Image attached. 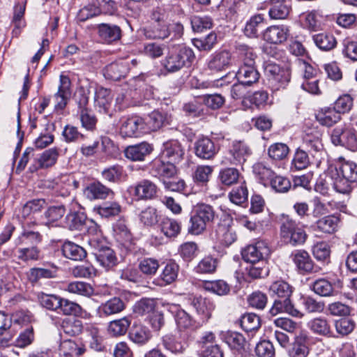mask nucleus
I'll return each instance as SVG.
<instances>
[{
  "mask_svg": "<svg viewBox=\"0 0 357 357\" xmlns=\"http://www.w3.org/2000/svg\"><path fill=\"white\" fill-rule=\"evenodd\" d=\"M194 59L195 54L192 49L183 46L177 51L170 52L164 59L163 66L168 72L174 73L190 66Z\"/></svg>",
  "mask_w": 357,
  "mask_h": 357,
  "instance_id": "obj_1",
  "label": "nucleus"
},
{
  "mask_svg": "<svg viewBox=\"0 0 357 357\" xmlns=\"http://www.w3.org/2000/svg\"><path fill=\"white\" fill-rule=\"evenodd\" d=\"M167 309L172 314H174L176 328L182 339H187L190 331L201 326L197 320H195L189 313L181 309L178 305L168 304Z\"/></svg>",
  "mask_w": 357,
  "mask_h": 357,
  "instance_id": "obj_2",
  "label": "nucleus"
},
{
  "mask_svg": "<svg viewBox=\"0 0 357 357\" xmlns=\"http://www.w3.org/2000/svg\"><path fill=\"white\" fill-rule=\"evenodd\" d=\"M331 142L335 146H342L351 151H357V132L344 126L335 128L331 133Z\"/></svg>",
  "mask_w": 357,
  "mask_h": 357,
  "instance_id": "obj_3",
  "label": "nucleus"
},
{
  "mask_svg": "<svg viewBox=\"0 0 357 357\" xmlns=\"http://www.w3.org/2000/svg\"><path fill=\"white\" fill-rule=\"evenodd\" d=\"M280 234L286 243L294 246L303 244L307 238L305 230L293 220H287L282 224Z\"/></svg>",
  "mask_w": 357,
  "mask_h": 357,
  "instance_id": "obj_4",
  "label": "nucleus"
},
{
  "mask_svg": "<svg viewBox=\"0 0 357 357\" xmlns=\"http://www.w3.org/2000/svg\"><path fill=\"white\" fill-rule=\"evenodd\" d=\"M270 253L268 243L261 240L245 248L242 252V257L248 263L266 261Z\"/></svg>",
  "mask_w": 357,
  "mask_h": 357,
  "instance_id": "obj_5",
  "label": "nucleus"
},
{
  "mask_svg": "<svg viewBox=\"0 0 357 357\" xmlns=\"http://www.w3.org/2000/svg\"><path fill=\"white\" fill-rule=\"evenodd\" d=\"M121 122L119 134L123 138L137 137L146 133L145 121L139 116L123 118Z\"/></svg>",
  "mask_w": 357,
  "mask_h": 357,
  "instance_id": "obj_6",
  "label": "nucleus"
},
{
  "mask_svg": "<svg viewBox=\"0 0 357 357\" xmlns=\"http://www.w3.org/2000/svg\"><path fill=\"white\" fill-rule=\"evenodd\" d=\"M264 70L269 81L277 89L285 87L290 80L291 73L288 68H281L278 64L270 63L266 64Z\"/></svg>",
  "mask_w": 357,
  "mask_h": 357,
  "instance_id": "obj_7",
  "label": "nucleus"
},
{
  "mask_svg": "<svg viewBox=\"0 0 357 357\" xmlns=\"http://www.w3.org/2000/svg\"><path fill=\"white\" fill-rule=\"evenodd\" d=\"M250 154L251 151L245 143L241 141L234 142L222 163L236 165L243 164Z\"/></svg>",
  "mask_w": 357,
  "mask_h": 357,
  "instance_id": "obj_8",
  "label": "nucleus"
},
{
  "mask_svg": "<svg viewBox=\"0 0 357 357\" xmlns=\"http://www.w3.org/2000/svg\"><path fill=\"white\" fill-rule=\"evenodd\" d=\"M321 137V132L317 129L307 130L303 137L302 149L312 157H316L323 150Z\"/></svg>",
  "mask_w": 357,
  "mask_h": 357,
  "instance_id": "obj_9",
  "label": "nucleus"
},
{
  "mask_svg": "<svg viewBox=\"0 0 357 357\" xmlns=\"http://www.w3.org/2000/svg\"><path fill=\"white\" fill-rule=\"evenodd\" d=\"M185 155V149L177 140H169L163 144L161 157L176 164L181 162Z\"/></svg>",
  "mask_w": 357,
  "mask_h": 357,
  "instance_id": "obj_10",
  "label": "nucleus"
},
{
  "mask_svg": "<svg viewBox=\"0 0 357 357\" xmlns=\"http://www.w3.org/2000/svg\"><path fill=\"white\" fill-rule=\"evenodd\" d=\"M71 82L68 76L61 75L57 92L54 95L56 109H63L71 96Z\"/></svg>",
  "mask_w": 357,
  "mask_h": 357,
  "instance_id": "obj_11",
  "label": "nucleus"
},
{
  "mask_svg": "<svg viewBox=\"0 0 357 357\" xmlns=\"http://www.w3.org/2000/svg\"><path fill=\"white\" fill-rule=\"evenodd\" d=\"M191 305L195 309L197 315L199 317L197 321L201 326L208 321L214 310L213 303L208 299L202 297L193 298Z\"/></svg>",
  "mask_w": 357,
  "mask_h": 357,
  "instance_id": "obj_12",
  "label": "nucleus"
},
{
  "mask_svg": "<svg viewBox=\"0 0 357 357\" xmlns=\"http://www.w3.org/2000/svg\"><path fill=\"white\" fill-rule=\"evenodd\" d=\"M128 337L135 344L144 346L152 338V333L147 326L135 323L130 330Z\"/></svg>",
  "mask_w": 357,
  "mask_h": 357,
  "instance_id": "obj_13",
  "label": "nucleus"
},
{
  "mask_svg": "<svg viewBox=\"0 0 357 357\" xmlns=\"http://www.w3.org/2000/svg\"><path fill=\"white\" fill-rule=\"evenodd\" d=\"M289 35V29L287 26H271L264 33V39L273 44H280L286 41Z\"/></svg>",
  "mask_w": 357,
  "mask_h": 357,
  "instance_id": "obj_14",
  "label": "nucleus"
},
{
  "mask_svg": "<svg viewBox=\"0 0 357 357\" xmlns=\"http://www.w3.org/2000/svg\"><path fill=\"white\" fill-rule=\"evenodd\" d=\"M128 72V63L126 61H120L107 66L104 70V76L106 79L118 81L126 77Z\"/></svg>",
  "mask_w": 357,
  "mask_h": 357,
  "instance_id": "obj_15",
  "label": "nucleus"
},
{
  "mask_svg": "<svg viewBox=\"0 0 357 357\" xmlns=\"http://www.w3.org/2000/svg\"><path fill=\"white\" fill-rule=\"evenodd\" d=\"M195 155L202 159L210 160L218 152V149L209 138L203 137L195 144Z\"/></svg>",
  "mask_w": 357,
  "mask_h": 357,
  "instance_id": "obj_16",
  "label": "nucleus"
},
{
  "mask_svg": "<svg viewBox=\"0 0 357 357\" xmlns=\"http://www.w3.org/2000/svg\"><path fill=\"white\" fill-rule=\"evenodd\" d=\"M153 151L151 144L142 142L135 145L128 146L124 151L126 157L132 161H143L145 157Z\"/></svg>",
  "mask_w": 357,
  "mask_h": 357,
  "instance_id": "obj_17",
  "label": "nucleus"
},
{
  "mask_svg": "<svg viewBox=\"0 0 357 357\" xmlns=\"http://www.w3.org/2000/svg\"><path fill=\"white\" fill-rule=\"evenodd\" d=\"M307 342V335L305 333L301 332L296 335L288 349L289 357H307L309 354Z\"/></svg>",
  "mask_w": 357,
  "mask_h": 357,
  "instance_id": "obj_18",
  "label": "nucleus"
},
{
  "mask_svg": "<svg viewBox=\"0 0 357 357\" xmlns=\"http://www.w3.org/2000/svg\"><path fill=\"white\" fill-rule=\"evenodd\" d=\"M112 100L111 91L103 87L96 90L94 96V107L100 113L106 114L109 112Z\"/></svg>",
  "mask_w": 357,
  "mask_h": 357,
  "instance_id": "obj_19",
  "label": "nucleus"
},
{
  "mask_svg": "<svg viewBox=\"0 0 357 357\" xmlns=\"http://www.w3.org/2000/svg\"><path fill=\"white\" fill-rule=\"evenodd\" d=\"M284 312L289 314L293 317L299 318L303 317V313H301L297 309L294 308L290 299H275L271 308L270 309L271 314L275 316L278 314Z\"/></svg>",
  "mask_w": 357,
  "mask_h": 357,
  "instance_id": "obj_20",
  "label": "nucleus"
},
{
  "mask_svg": "<svg viewBox=\"0 0 357 357\" xmlns=\"http://www.w3.org/2000/svg\"><path fill=\"white\" fill-rule=\"evenodd\" d=\"M170 123V116L159 111L152 112L145 121L146 132L155 131Z\"/></svg>",
  "mask_w": 357,
  "mask_h": 357,
  "instance_id": "obj_21",
  "label": "nucleus"
},
{
  "mask_svg": "<svg viewBox=\"0 0 357 357\" xmlns=\"http://www.w3.org/2000/svg\"><path fill=\"white\" fill-rule=\"evenodd\" d=\"M89 200L105 199L114 194L113 191L100 182L89 184L84 191Z\"/></svg>",
  "mask_w": 357,
  "mask_h": 357,
  "instance_id": "obj_22",
  "label": "nucleus"
},
{
  "mask_svg": "<svg viewBox=\"0 0 357 357\" xmlns=\"http://www.w3.org/2000/svg\"><path fill=\"white\" fill-rule=\"evenodd\" d=\"M271 8L268 11L271 19H285L291 10L290 0H270Z\"/></svg>",
  "mask_w": 357,
  "mask_h": 357,
  "instance_id": "obj_23",
  "label": "nucleus"
},
{
  "mask_svg": "<svg viewBox=\"0 0 357 357\" xmlns=\"http://www.w3.org/2000/svg\"><path fill=\"white\" fill-rule=\"evenodd\" d=\"M291 257L300 271L303 273H310L313 271V261L308 252L305 250H296L291 254Z\"/></svg>",
  "mask_w": 357,
  "mask_h": 357,
  "instance_id": "obj_24",
  "label": "nucleus"
},
{
  "mask_svg": "<svg viewBox=\"0 0 357 357\" xmlns=\"http://www.w3.org/2000/svg\"><path fill=\"white\" fill-rule=\"evenodd\" d=\"M158 192L156 185L149 180H142L135 187L134 195L138 199H151L154 198Z\"/></svg>",
  "mask_w": 357,
  "mask_h": 357,
  "instance_id": "obj_25",
  "label": "nucleus"
},
{
  "mask_svg": "<svg viewBox=\"0 0 357 357\" xmlns=\"http://www.w3.org/2000/svg\"><path fill=\"white\" fill-rule=\"evenodd\" d=\"M125 308L123 301L114 297L102 303L98 308V312L100 316H110L121 312Z\"/></svg>",
  "mask_w": 357,
  "mask_h": 357,
  "instance_id": "obj_26",
  "label": "nucleus"
},
{
  "mask_svg": "<svg viewBox=\"0 0 357 357\" xmlns=\"http://www.w3.org/2000/svg\"><path fill=\"white\" fill-rule=\"evenodd\" d=\"M231 63V54L224 50L215 52L208 62V68L212 70L222 71L227 68Z\"/></svg>",
  "mask_w": 357,
  "mask_h": 357,
  "instance_id": "obj_27",
  "label": "nucleus"
},
{
  "mask_svg": "<svg viewBox=\"0 0 357 357\" xmlns=\"http://www.w3.org/2000/svg\"><path fill=\"white\" fill-rule=\"evenodd\" d=\"M98 31L100 38L108 43L116 41L121 38V31L116 25L101 24L98 25Z\"/></svg>",
  "mask_w": 357,
  "mask_h": 357,
  "instance_id": "obj_28",
  "label": "nucleus"
},
{
  "mask_svg": "<svg viewBox=\"0 0 357 357\" xmlns=\"http://www.w3.org/2000/svg\"><path fill=\"white\" fill-rule=\"evenodd\" d=\"M292 291V287L284 280L275 281L268 287L269 295L280 299H290Z\"/></svg>",
  "mask_w": 357,
  "mask_h": 357,
  "instance_id": "obj_29",
  "label": "nucleus"
},
{
  "mask_svg": "<svg viewBox=\"0 0 357 357\" xmlns=\"http://www.w3.org/2000/svg\"><path fill=\"white\" fill-rule=\"evenodd\" d=\"M95 257L96 261L105 270H109L114 267L118 259L114 251L109 247H106L102 250H99Z\"/></svg>",
  "mask_w": 357,
  "mask_h": 357,
  "instance_id": "obj_30",
  "label": "nucleus"
},
{
  "mask_svg": "<svg viewBox=\"0 0 357 357\" xmlns=\"http://www.w3.org/2000/svg\"><path fill=\"white\" fill-rule=\"evenodd\" d=\"M236 76L238 82L250 86L259 80V73L255 66H241Z\"/></svg>",
  "mask_w": 357,
  "mask_h": 357,
  "instance_id": "obj_31",
  "label": "nucleus"
},
{
  "mask_svg": "<svg viewBox=\"0 0 357 357\" xmlns=\"http://www.w3.org/2000/svg\"><path fill=\"white\" fill-rule=\"evenodd\" d=\"M268 268L266 261L249 263L245 269V276L251 280L261 278L268 274Z\"/></svg>",
  "mask_w": 357,
  "mask_h": 357,
  "instance_id": "obj_32",
  "label": "nucleus"
},
{
  "mask_svg": "<svg viewBox=\"0 0 357 357\" xmlns=\"http://www.w3.org/2000/svg\"><path fill=\"white\" fill-rule=\"evenodd\" d=\"M152 172L155 176L163 177H172L176 173V167L174 163L167 160L158 159L153 162Z\"/></svg>",
  "mask_w": 357,
  "mask_h": 357,
  "instance_id": "obj_33",
  "label": "nucleus"
},
{
  "mask_svg": "<svg viewBox=\"0 0 357 357\" xmlns=\"http://www.w3.org/2000/svg\"><path fill=\"white\" fill-rule=\"evenodd\" d=\"M131 324L128 317L112 321L108 325V333L111 336L120 337L124 335Z\"/></svg>",
  "mask_w": 357,
  "mask_h": 357,
  "instance_id": "obj_34",
  "label": "nucleus"
},
{
  "mask_svg": "<svg viewBox=\"0 0 357 357\" xmlns=\"http://www.w3.org/2000/svg\"><path fill=\"white\" fill-rule=\"evenodd\" d=\"M307 327L314 334L326 336L331 332L330 325L325 317H319L310 320Z\"/></svg>",
  "mask_w": 357,
  "mask_h": 357,
  "instance_id": "obj_35",
  "label": "nucleus"
},
{
  "mask_svg": "<svg viewBox=\"0 0 357 357\" xmlns=\"http://www.w3.org/2000/svg\"><path fill=\"white\" fill-rule=\"evenodd\" d=\"M161 232L168 238L176 237L181 231V224L176 220L164 218L159 225Z\"/></svg>",
  "mask_w": 357,
  "mask_h": 357,
  "instance_id": "obj_36",
  "label": "nucleus"
},
{
  "mask_svg": "<svg viewBox=\"0 0 357 357\" xmlns=\"http://www.w3.org/2000/svg\"><path fill=\"white\" fill-rule=\"evenodd\" d=\"M315 45L321 50L330 51L337 45L335 36L328 33H320L313 36Z\"/></svg>",
  "mask_w": 357,
  "mask_h": 357,
  "instance_id": "obj_37",
  "label": "nucleus"
},
{
  "mask_svg": "<svg viewBox=\"0 0 357 357\" xmlns=\"http://www.w3.org/2000/svg\"><path fill=\"white\" fill-rule=\"evenodd\" d=\"M323 126H332L340 119V113L335 108H324L316 116Z\"/></svg>",
  "mask_w": 357,
  "mask_h": 357,
  "instance_id": "obj_38",
  "label": "nucleus"
},
{
  "mask_svg": "<svg viewBox=\"0 0 357 357\" xmlns=\"http://www.w3.org/2000/svg\"><path fill=\"white\" fill-rule=\"evenodd\" d=\"M169 22H153L146 30L147 37L158 39H165L169 36Z\"/></svg>",
  "mask_w": 357,
  "mask_h": 357,
  "instance_id": "obj_39",
  "label": "nucleus"
},
{
  "mask_svg": "<svg viewBox=\"0 0 357 357\" xmlns=\"http://www.w3.org/2000/svg\"><path fill=\"white\" fill-rule=\"evenodd\" d=\"M63 255L72 260H82L85 257L86 250L78 245L72 242H66L62 248Z\"/></svg>",
  "mask_w": 357,
  "mask_h": 357,
  "instance_id": "obj_40",
  "label": "nucleus"
},
{
  "mask_svg": "<svg viewBox=\"0 0 357 357\" xmlns=\"http://www.w3.org/2000/svg\"><path fill=\"white\" fill-rule=\"evenodd\" d=\"M312 290L317 295L324 297L334 295V287L332 283L324 278H319L312 284Z\"/></svg>",
  "mask_w": 357,
  "mask_h": 357,
  "instance_id": "obj_41",
  "label": "nucleus"
},
{
  "mask_svg": "<svg viewBox=\"0 0 357 357\" xmlns=\"http://www.w3.org/2000/svg\"><path fill=\"white\" fill-rule=\"evenodd\" d=\"M218 234L220 241L226 246L231 245L236 240L235 229L227 222L219 225Z\"/></svg>",
  "mask_w": 357,
  "mask_h": 357,
  "instance_id": "obj_42",
  "label": "nucleus"
},
{
  "mask_svg": "<svg viewBox=\"0 0 357 357\" xmlns=\"http://www.w3.org/2000/svg\"><path fill=\"white\" fill-rule=\"evenodd\" d=\"M339 221V218L335 215H327L317 220L316 224L319 231L333 234L337 231Z\"/></svg>",
  "mask_w": 357,
  "mask_h": 357,
  "instance_id": "obj_43",
  "label": "nucleus"
},
{
  "mask_svg": "<svg viewBox=\"0 0 357 357\" xmlns=\"http://www.w3.org/2000/svg\"><path fill=\"white\" fill-rule=\"evenodd\" d=\"M225 341L231 349L236 351L244 349L247 344L243 335L235 331H228L225 335Z\"/></svg>",
  "mask_w": 357,
  "mask_h": 357,
  "instance_id": "obj_44",
  "label": "nucleus"
},
{
  "mask_svg": "<svg viewBox=\"0 0 357 357\" xmlns=\"http://www.w3.org/2000/svg\"><path fill=\"white\" fill-rule=\"evenodd\" d=\"M203 288L219 296L227 295L230 291L229 285L224 280L204 281Z\"/></svg>",
  "mask_w": 357,
  "mask_h": 357,
  "instance_id": "obj_45",
  "label": "nucleus"
},
{
  "mask_svg": "<svg viewBox=\"0 0 357 357\" xmlns=\"http://www.w3.org/2000/svg\"><path fill=\"white\" fill-rule=\"evenodd\" d=\"M60 350L66 356L78 357L82 355L85 349L71 340H63L60 344Z\"/></svg>",
  "mask_w": 357,
  "mask_h": 357,
  "instance_id": "obj_46",
  "label": "nucleus"
},
{
  "mask_svg": "<svg viewBox=\"0 0 357 357\" xmlns=\"http://www.w3.org/2000/svg\"><path fill=\"white\" fill-rule=\"evenodd\" d=\"M179 271L178 265L174 261H169L160 274V279L166 284H169L174 282L178 277Z\"/></svg>",
  "mask_w": 357,
  "mask_h": 357,
  "instance_id": "obj_47",
  "label": "nucleus"
},
{
  "mask_svg": "<svg viewBox=\"0 0 357 357\" xmlns=\"http://www.w3.org/2000/svg\"><path fill=\"white\" fill-rule=\"evenodd\" d=\"M121 211V206L116 202H105L97 208V212L103 218H111L118 215Z\"/></svg>",
  "mask_w": 357,
  "mask_h": 357,
  "instance_id": "obj_48",
  "label": "nucleus"
},
{
  "mask_svg": "<svg viewBox=\"0 0 357 357\" xmlns=\"http://www.w3.org/2000/svg\"><path fill=\"white\" fill-rule=\"evenodd\" d=\"M62 328L65 333L70 336L80 334L83 330L82 321L75 318H68L63 321Z\"/></svg>",
  "mask_w": 357,
  "mask_h": 357,
  "instance_id": "obj_49",
  "label": "nucleus"
},
{
  "mask_svg": "<svg viewBox=\"0 0 357 357\" xmlns=\"http://www.w3.org/2000/svg\"><path fill=\"white\" fill-rule=\"evenodd\" d=\"M264 20V18L261 14L252 16L245 24L244 29L245 34L250 38L257 37L259 27L263 24Z\"/></svg>",
  "mask_w": 357,
  "mask_h": 357,
  "instance_id": "obj_50",
  "label": "nucleus"
},
{
  "mask_svg": "<svg viewBox=\"0 0 357 357\" xmlns=\"http://www.w3.org/2000/svg\"><path fill=\"white\" fill-rule=\"evenodd\" d=\"M55 269L33 268L29 273V279L31 282H37L42 279H50L56 276Z\"/></svg>",
  "mask_w": 357,
  "mask_h": 357,
  "instance_id": "obj_51",
  "label": "nucleus"
},
{
  "mask_svg": "<svg viewBox=\"0 0 357 357\" xmlns=\"http://www.w3.org/2000/svg\"><path fill=\"white\" fill-rule=\"evenodd\" d=\"M66 290L70 293L84 296H89L93 293V289L89 284L79 281L69 283L66 287Z\"/></svg>",
  "mask_w": 357,
  "mask_h": 357,
  "instance_id": "obj_52",
  "label": "nucleus"
},
{
  "mask_svg": "<svg viewBox=\"0 0 357 357\" xmlns=\"http://www.w3.org/2000/svg\"><path fill=\"white\" fill-rule=\"evenodd\" d=\"M340 169L344 180L351 183L357 181V164L351 161L344 160Z\"/></svg>",
  "mask_w": 357,
  "mask_h": 357,
  "instance_id": "obj_53",
  "label": "nucleus"
},
{
  "mask_svg": "<svg viewBox=\"0 0 357 357\" xmlns=\"http://www.w3.org/2000/svg\"><path fill=\"white\" fill-rule=\"evenodd\" d=\"M91 3L98 10L99 15H114L117 10V4L114 0H91Z\"/></svg>",
  "mask_w": 357,
  "mask_h": 357,
  "instance_id": "obj_54",
  "label": "nucleus"
},
{
  "mask_svg": "<svg viewBox=\"0 0 357 357\" xmlns=\"http://www.w3.org/2000/svg\"><path fill=\"white\" fill-rule=\"evenodd\" d=\"M140 222L145 226H153L158 222V211L155 207L148 206L139 215Z\"/></svg>",
  "mask_w": 357,
  "mask_h": 357,
  "instance_id": "obj_55",
  "label": "nucleus"
},
{
  "mask_svg": "<svg viewBox=\"0 0 357 357\" xmlns=\"http://www.w3.org/2000/svg\"><path fill=\"white\" fill-rule=\"evenodd\" d=\"M289 151V147L283 143H275L268 149V156L275 160L284 159L287 156Z\"/></svg>",
  "mask_w": 357,
  "mask_h": 357,
  "instance_id": "obj_56",
  "label": "nucleus"
},
{
  "mask_svg": "<svg viewBox=\"0 0 357 357\" xmlns=\"http://www.w3.org/2000/svg\"><path fill=\"white\" fill-rule=\"evenodd\" d=\"M241 325L243 329L247 332L255 331L260 327V318L253 313L246 314L243 316Z\"/></svg>",
  "mask_w": 357,
  "mask_h": 357,
  "instance_id": "obj_57",
  "label": "nucleus"
},
{
  "mask_svg": "<svg viewBox=\"0 0 357 357\" xmlns=\"http://www.w3.org/2000/svg\"><path fill=\"white\" fill-rule=\"evenodd\" d=\"M16 257L22 261H36L39 259L40 250L36 246L20 248L15 254Z\"/></svg>",
  "mask_w": 357,
  "mask_h": 357,
  "instance_id": "obj_58",
  "label": "nucleus"
},
{
  "mask_svg": "<svg viewBox=\"0 0 357 357\" xmlns=\"http://www.w3.org/2000/svg\"><path fill=\"white\" fill-rule=\"evenodd\" d=\"M239 172L232 167L225 168L220 170L219 178L220 182L225 185H231L236 183L239 178Z\"/></svg>",
  "mask_w": 357,
  "mask_h": 357,
  "instance_id": "obj_59",
  "label": "nucleus"
},
{
  "mask_svg": "<svg viewBox=\"0 0 357 357\" xmlns=\"http://www.w3.org/2000/svg\"><path fill=\"white\" fill-rule=\"evenodd\" d=\"M217 42V36L215 33L211 32L206 37L202 38H195L192 40V43L198 50L203 51L211 50Z\"/></svg>",
  "mask_w": 357,
  "mask_h": 357,
  "instance_id": "obj_60",
  "label": "nucleus"
},
{
  "mask_svg": "<svg viewBox=\"0 0 357 357\" xmlns=\"http://www.w3.org/2000/svg\"><path fill=\"white\" fill-rule=\"evenodd\" d=\"M271 188L277 192H287L291 188L290 181L282 176L274 174L270 180Z\"/></svg>",
  "mask_w": 357,
  "mask_h": 357,
  "instance_id": "obj_61",
  "label": "nucleus"
},
{
  "mask_svg": "<svg viewBox=\"0 0 357 357\" xmlns=\"http://www.w3.org/2000/svg\"><path fill=\"white\" fill-rule=\"evenodd\" d=\"M140 271L146 275H155L159 268V262L154 258H144L138 265Z\"/></svg>",
  "mask_w": 357,
  "mask_h": 357,
  "instance_id": "obj_62",
  "label": "nucleus"
},
{
  "mask_svg": "<svg viewBox=\"0 0 357 357\" xmlns=\"http://www.w3.org/2000/svg\"><path fill=\"white\" fill-rule=\"evenodd\" d=\"M58 155V150L55 148L45 151L38 159L40 167L47 168L54 165L57 160Z\"/></svg>",
  "mask_w": 357,
  "mask_h": 357,
  "instance_id": "obj_63",
  "label": "nucleus"
},
{
  "mask_svg": "<svg viewBox=\"0 0 357 357\" xmlns=\"http://www.w3.org/2000/svg\"><path fill=\"white\" fill-rule=\"evenodd\" d=\"M218 265L216 259L210 256L203 258L196 266V271L199 273H212L215 271Z\"/></svg>",
  "mask_w": 357,
  "mask_h": 357,
  "instance_id": "obj_64",
  "label": "nucleus"
}]
</instances>
